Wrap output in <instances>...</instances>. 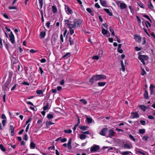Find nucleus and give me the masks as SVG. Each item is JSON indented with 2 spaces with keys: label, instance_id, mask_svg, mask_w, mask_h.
Here are the masks:
<instances>
[{
  "label": "nucleus",
  "instance_id": "obj_48",
  "mask_svg": "<svg viewBox=\"0 0 155 155\" xmlns=\"http://www.w3.org/2000/svg\"><path fill=\"white\" fill-rule=\"evenodd\" d=\"M145 23L147 27L148 28V26H149L150 27L151 26V24L148 21H146L145 22Z\"/></svg>",
  "mask_w": 155,
  "mask_h": 155
},
{
  "label": "nucleus",
  "instance_id": "obj_20",
  "mask_svg": "<svg viewBox=\"0 0 155 155\" xmlns=\"http://www.w3.org/2000/svg\"><path fill=\"white\" fill-rule=\"evenodd\" d=\"M46 35V32L45 31H41L40 34V36L41 38H43Z\"/></svg>",
  "mask_w": 155,
  "mask_h": 155
},
{
  "label": "nucleus",
  "instance_id": "obj_28",
  "mask_svg": "<svg viewBox=\"0 0 155 155\" xmlns=\"http://www.w3.org/2000/svg\"><path fill=\"white\" fill-rule=\"evenodd\" d=\"M137 3L140 8L143 9L144 8V6L143 4L140 1H139V2H137Z\"/></svg>",
  "mask_w": 155,
  "mask_h": 155
},
{
  "label": "nucleus",
  "instance_id": "obj_39",
  "mask_svg": "<svg viewBox=\"0 0 155 155\" xmlns=\"http://www.w3.org/2000/svg\"><path fill=\"white\" fill-rule=\"evenodd\" d=\"M39 3L40 5V9H41L43 5V0H39Z\"/></svg>",
  "mask_w": 155,
  "mask_h": 155
},
{
  "label": "nucleus",
  "instance_id": "obj_27",
  "mask_svg": "<svg viewBox=\"0 0 155 155\" xmlns=\"http://www.w3.org/2000/svg\"><path fill=\"white\" fill-rule=\"evenodd\" d=\"M49 107V104L47 102H46V105L43 107L44 110H48Z\"/></svg>",
  "mask_w": 155,
  "mask_h": 155
},
{
  "label": "nucleus",
  "instance_id": "obj_57",
  "mask_svg": "<svg viewBox=\"0 0 155 155\" xmlns=\"http://www.w3.org/2000/svg\"><path fill=\"white\" fill-rule=\"evenodd\" d=\"M67 140V139L66 138H63L61 139V141L62 143H64L66 142Z\"/></svg>",
  "mask_w": 155,
  "mask_h": 155
},
{
  "label": "nucleus",
  "instance_id": "obj_64",
  "mask_svg": "<svg viewBox=\"0 0 155 155\" xmlns=\"http://www.w3.org/2000/svg\"><path fill=\"white\" fill-rule=\"evenodd\" d=\"M24 139L25 140H28L27 135L26 134L24 135Z\"/></svg>",
  "mask_w": 155,
  "mask_h": 155
},
{
  "label": "nucleus",
  "instance_id": "obj_22",
  "mask_svg": "<svg viewBox=\"0 0 155 155\" xmlns=\"http://www.w3.org/2000/svg\"><path fill=\"white\" fill-rule=\"evenodd\" d=\"M101 5L104 7H107V3L106 1L103 0H100Z\"/></svg>",
  "mask_w": 155,
  "mask_h": 155
},
{
  "label": "nucleus",
  "instance_id": "obj_50",
  "mask_svg": "<svg viewBox=\"0 0 155 155\" xmlns=\"http://www.w3.org/2000/svg\"><path fill=\"white\" fill-rule=\"evenodd\" d=\"M37 51V50H35L33 49H31L30 50V52L31 53H34Z\"/></svg>",
  "mask_w": 155,
  "mask_h": 155
},
{
  "label": "nucleus",
  "instance_id": "obj_34",
  "mask_svg": "<svg viewBox=\"0 0 155 155\" xmlns=\"http://www.w3.org/2000/svg\"><path fill=\"white\" fill-rule=\"evenodd\" d=\"M149 138V137L148 135H144L142 139L144 141H147L148 140Z\"/></svg>",
  "mask_w": 155,
  "mask_h": 155
},
{
  "label": "nucleus",
  "instance_id": "obj_55",
  "mask_svg": "<svg viewBox=\"0 0 155 155\" xmlns=\"http://www.w3.org/2000/svg\"><path fill=\"white\" fill-rule=\"evenodd\" d=\"M143 29L144 30V31L146 33V34L149 37H150V35L148 33V32H147V30L146 29V28H143Z\"/></svg>",
  "mask_w": 155,
  "mask_h": 155
},
{
  "label": "nucleus",
  "instance_id": "obj_3",
  "mask_svg": "<svg viewBox=\"0 0 155 155\" xmlns=\"http://www.w3.org/2000/svg\"><path fill=\"white\" fill-rule=\"evenodd\" d=\"M64 7L65 10L67 14L69 15H72L73 14V11L68 6L65 5Z\"/></svg>",
  "mask_w": 155,
  "mask_h": 155
},
{
  "label": "nucleus",
  "instance_id": "obj_47",
  "mask_svg": "<svg viewBox=\"0 0 155 155\" xmlns=\"http://www.w3.org/2000/svg\"><path fill=\"white\" fill-rule=\"evenodd\" d=\"M141 70L142 71L141 72V74L142 75H144L146 73V72L144 69L141 68Z\"/></svg>",
  "mask_w": 155,
  "mask_h": 155
},
{
  "label": "nucleus",
  "instance_id": "obj_31",
  "mask_svg": "<svg viewBox=\"0 0 155 155\" xmlns=\"http://www.w3.org/2000/svg\"><path fill=\"white\" fill-rule=\"evenodd\" d=\"M109 31L106 29H103L102 30V33L104 35H106Z\"/></svg>",
  "mask_w": 155,
  "mask_h": 155
},
{
  "label": "nucleus",
  "instance_id": "obj_18",
  "mask_svg": "<svg viewBox=\"0 0 155 155\" xmlns=\"http://www.w3.org/2000/svg\"><path fill=\"white\" fill-rule=\"evenodd\" d=\"M120 154L122 155H127L128 154H130V155H132V153L131 152L129 151L122 152L120 153Z\"/></svg>",
  "mask_w": 155,
  "mask_h": 155
},
{
  "label": "nucleus",
  "instance_id": "obj_36",
  "mask_svg": "<svg viewBox=\"0 0 155 155\" xmlns=\"http://www.w3.org/2000/svg\"><path fill=\"white\" fill-rule=\"evenodd\" d=\"M86 137H87V136L86 135H85L84 134H81L80 135V138L81 140L84 139H85Z\"/></svg>",
  "mask_w": 155,
  "mask_h": 155
},
{
  "label": "nucleus",
  "instance_id": "obj_8",
  "mask_svg": "<svg viewBox=\"0 0 155 155\" xmlns=\"http://www.w3.org/2000/svg\"><path fill=\"white\" fill-rule=\"evenodd\" d=\"M108 130V129L107 128H103L99 132V134L102 136H105Z\"/></svg>",
  "mask_w": 155,
  "mask_h": 155
},
{
  "label": "nucleus",
  "instance_id": "obj_49",
  "mask_svg": "<svg viewBox=\"0 0 155 155\" xmlns=\"http://www.w3.org/2000/svg\"><path fill=\"white\" fill-rule=\"evenodd\" d=\"M136 151V152H137V154H138V153H141V154H143V155H145V153H144L141 152L140 150H139V149H138Z\"/></svg>",
  "mask_w": 155,
  "mask_h": 155
},
{
  "label": "nucleus",
  "instance_id": "obj_51",
  "mask_svg": "<svg viewBox=\"0 0 155 155\" xmlns=\"http://www.w3.org/2000/svg\"><path fill=\"white\" fill-rule=\"evenodd\" d=\"M143 16L144 17V18H147L148 20H149V21H151V20L149 17L147 15H143Z\"/></svg>",
  "mask_w": 155,
  "mask_h": 155
},
{
  "label": "nucleus",
  "instance_id": "obj_2",
  "mask_svg": "<svg viewBox=\"0 0 155 155\" xmlns=\"http://www.w3.org/2000/svg\"><path fill=\"white\" fill-rule=\"evenodd\" d=\"M106 76L103 74H97L92 76L89 80V82L91 84H93L94 81H98L105 79Z\"/></svg>",
  "mask_w": 155,
  "mask_h": 155
},
{
  "label": "nucleus",
  "instance_id": "obj_40",
  "mask_svg": "<svg viewBox=\"0 0 155 155\" xmlns=\"http://www.w3.org/2000/svg\"><path fill=\"white\" fill-rule=\"evenodd\" d=\"M69 41L71 45H73L74 44V42L71 37H70L69 38Z\"/></svg>",
  "mask_w": 155,
  "mask_h": 155
},
{
  "label": "nucleus",
  "instance_id": "obj_33",
  "mask_svg": "<svg viewBox=\"0 0 155 155\" xmlns=\"http://www.w3.org/2000/svg\"><path fill=\"white\" fill-rule=\"evenodd\" d=\"M10 41L12 44H13L15 43V37H10Z\"/></svg>",
  "mask_w": 155,
  "mask_h": 155
},
{
  "label": "nucleus",
  "instance_id": "obj_9",
  "mask_svg": "<svg viewBox=\"0 0 155 155\" xmlns=\"http://www.w3.org/2000/svg\"><path fill=\"white\" fill-rule=\"evenodd\" d=\"M149 58L148 56L145 55H140L138 56V59L140 61L147 60Z\"/></svg>",
  "mask_w": 155,
  "mask_h": 155
},
{
  "label": "nucleus",
  "instance_id": "obj_15",
  "mask_svg": "<svg viewBox=\"0 0 155 155\" xmlns=\"http://www.w3.org/2000/svg\"><path fill=\"white\" fill-rule=\"evenodd\" d=\"M9 130L11 131L10 135L13 136L14 134V128L13 126L11 125L10 126Z\"/></svg>",
  "mask_w": 155,
  "mask_h": 155
},
{
  "label": "nucleus",
  "instance_id": "obj_17",
  "mask_svg": "<svg viewBox=\"0 0 155 155\" xmlns=\"http://www.w3.org/2000/svg\"><path fill=\"white\" fill-rule=\"evenodd\" d=\"M139 107L140 109L144 112L146 110L149 108V107H147L143 105H141L139 106Z\"/></svg>",
  "mask_w": 155,
  "mask_h": 155
},
{
  "label": "nucleus",
  "instance_id": "obj_11",
  "mask_svg": "<svg viewBox=\"0 0 155 155\" xmlns=\"http://www.w3.org/2000/svg\"><path fill=\"white\" fill-rule=\"evenodd\" d=\"M134 38L135 41L137 42L140 43L141 41V36L137 34L134 35Z\"/></svg>",
  "mask_w": 155,
  "mask_h": 155
},
{
  "label": "nucleus",
  "instance_id": "obj_1",
  "mask_svg": "<svg viewBox=\"0 0 155 155\" xmlns=\"http://www.w3.org/2000/svg\"><path fill=\"white\" fill-rule=\"evenodd\" d=\"M64 22L65 26L70 28H75L79 27L82 23L81 20L80 19H75L73 21L74 24H72V21L70 18L68 19L64 20Z\"/></svg>",
  "mask_w": 155,
  "mask_h": 155
},
{
  "label": "nucleus",
  "instance_id": "obj_61",
  "mask_svg": "<svg viewBox=\"0 0 155 155\" xmlns=\"http://www.w3.org/2000/svg\"><path fill=\"white\" fill-rule=\"evenodd\" d=\"M92 58L93 59L97 60L99 59V57L95 55L93 56Z\"/></svg>",
  "mask_w": 155,
  "mask_h": 155
},
{
  "label": "nucleus",
  "instance_id": "obj_14",
  "mask_svg": "<svg viewBox=\"0 0 155 155\" xmlns=\"http://www.w3.org/2000/svg\"><path fill=\"white\" fill-rule=\"evenodd\" d=\"M123 147L125 149H130L132 147V146L131 144L125 143Z\"/></svg>",
  "mask_w": 155,
  "mask_h": 155
},
{
  "label": "nucleus",
  "instance_id": "obj_56",
  "mask_svg": "<svg viewBox=\"0 0 155 155\" xmlns=\"http://www.w3.org/2000/svg\"><path fill=\"white\" fill-rule=\"evenodd\" d=\"M60 39L61 41V45L62 42H64L63 37L62 34H61L60 35Z\"/></svg>",
  "mask_w": 155,
  "mask_h": 155
},
{
  "label": "nucleus",
  "instance_id": "obj_19",
  "mask_svg": "<svg viewBox=\"0 0 155 155\" xmlns=\"http://www.w3.org/2000/svg\"><path fill=\"white\" fill-rule=\"evenodd\" d=\"M155 88V86H153V84H151L149 87L150 90V93L151 94H153V89Z\"/></svg>",
  "mask_w": 155,
  "mask_h": 155
},
{
  "label": "nucleus",
  "instance_id": "obj_4",
  "mask_svg": "<svg viewBox=\"0 0 155 155\" xmlns=\"http://www.w3.org/2000/svg\"><path fill=\"white\" fill-rule=\"evenodd\" d=\"M71 142L72 139L70 138L68 140V144L64 143L63 144V146L65 147H67L69 150H71L72 149Z\"/></svg>",
  "mask_w": 155,
  "mask_h": 155
},
{
  "label": "nucleus",
  "instance_id": "obj_35",
  "mask_svg": "<svg viewBox=\"0 0 155 155\" xmlns=\"http://www.w3.org/2000/svg\"><path fill=\"white\" fill-rule=\"evenodd\" d=\"M54 123L53 122H52L51 121H47L46 122V125L47 127L48 128V127L50 125L52 124H54Z\"/></svg>",
  "mask_w": 155,
  "mask_h": 155
},
{
  "label": "nucleus",
  "instance_id": "obj_45",
  "mask_svg": "<svg viewBox=\"0 0 155 155\" xmlns=\"http://www.w3.org/2000/svg\"><path fill=\"white\" fill-rule=\"evenodd\" d=\"M80 101L81 102L83 103L84 104H86L87 103V101L83 99H81L80 100Z\"/></svg>",
  "mask_w": 155,
  "mask_h": 155
},
{
  "label": "nucleus",
  "instance_id": "obj_43",
  "mask_svg": "<svg viewBox=\"0 0 155 155\" xmlns=\"http://www.w3.org/2000/svg\"><path fill=\"white\" fill-rule=\"evenodd\" d=\"M0 149L3 151L5 152L6 150L4 148L3 145L0 144Z\"/></svg>",
  "mask_w": 155,
  "mask_h": 155
},
{
  "label": "nucleus",
  "instance_id": "obj_59",
  "mask_svg": "<svg viewBox=\"0 0 155 155\" xmlns=\"http://www.w3.org/2000/svg\"><path fill=\"white\" fill-rule=\"evenodd\" d=\"M6 122V120H3L2 121V124L3 127H4L5 125Z\"/></svg>",
  "mask_w": 155,
  "mask_h": 155
},
{
  "label": "nucleus",
  "instance_id": "obj_21",
  "mask_svg": "<svg viewBox=\"0 0 155 155\" xmlns=\"http://www.w3.org/2000/svg\"><path fill=\"white\" fill-rule=\"evenodd\" d=\"M144 98L146 99H147L149 98L148 94V92L146 91H145L144 93L143 94Z\"/></svg>",
  "mask_w": 155,
  "mask_h": 155
},
{
  "label": "nucleus",
  "instance_id": "obj_26",
  "mask_svg": "<svg viewBox=\"0 0 155 155\" xmlns=\"http://www.w3.org/2000/svg\"><path fill=\"white\" fill-rule=\"evenodd\" d=\"M52 12L53 13H56L57 12V9L56 6L53 5L52 6Z\"/></svg>",
  "mask_w": 155,
  "mask_h": 155
},
{
  "label": "nucleus",
  "instance_id": "obj_37",
  "mask_svg": "<svg viewBox=\"0 0 155 155\" xmlns=\"http://www.w3.org/2000/svg\"><path fill=\"white\" fill-rule=\"evenodd\" d=\"M64 132L66 133L71 134L72 133V130L71 129H67L64 130Z\"/></svg>",
  "mask_w": 155,
  "mask_h": 155
},
{
  "label": "nucleus",
  "instance_id": "obj_6",
  "mask_svg": "<svg viewBox=\"0 0 155 155\" xmlns=\"http://www.w3.org/2000/svg\"><path fill=\"white\" fill-rule=\"evenodd\" d=\"M58 38V36L56 35H53L51 38V44L53 45H54L56 44V41Z\"/></svg>",
  "mask_w": 155,
  "mask_h": 155
},
{
  "label": "nucleus",
  "instance_id": "obj_25",
  "mask_svg": "<svg viewBox=\"0 0 155 155\" xmlns=\"http://www.w3.org/2000/svg\"><path fill=\"white\" fill-rule=\"evenodd\" d=\"M104 10L109 15L112 16V12H110L109 9L107 8H104Z\"/></svg>",
  "mask_w": 155,
  "mask_h": 155
},
{
  "label": "nucleus",
  "instance_id": "obj_16",
  "mask_svg": "<svg viewBox=\"0 0 155 155\" xmlns=\"http://www.w3.org/2000/svg\"><path fill=\"white\" fill-rule=\"evenodd\" d=\"M8 86V83H5L2 86V90L3 91H6L7 90Z\"/></svg>",
  "mask_w": 155,
  "mask_h": 155
},
{
  "label": "nucleus",
  "instance_id": "obj_24",
  "mask_svg": "<svg viewBox=\"0 0 155 155\" xmlns=\"http://www.w3.org/2000/svg\"><path fill=\"white\" fill-rule=\"evenodd\" d=\"M79 127L80 129L84 131L86 130L87 128H88V127L80 126H79Z\"/></svg>",
  "mask_w": 155,
  "mask_h": 155
},
{
  "label": "nucleus",
  "instance_id": "obj_42",
  "mask_svg": "<svg viewBox=\"0 0 155 155\" xmlns=\"http://www.w3.org/2000/svg\"><path fill=\"white\" fill-rule=\"evenodd\" d=\"M70 29V34L71 35H72L74 32V29L73 28L75 29V28H70V27H68Z\"/></svg>",
  "mask_w": 155,
  "mask_h": 155
},
{
  "label": "nucleus",
  "instance_id": "obj_30",
  "mask_svg": "<svg viewBox=\"0 0 155 155\" xmlns=\"http://www.w3.org/2000/svg\"><path fill=\"white\" fill-rule=\"evenodd\" d=\"M106 84V82H98V85L99 86L101 87L104 86Z\"/></svg>",
  "mask_w": 155,
  "mask_h": 155
},
{
  "label": "nucleus",
  "instance_id": "obj_63",
  "mask_svg": "<svg viewBox=\"0 0 155 155\" xmlns=\"http://www.w3.org/2000/svg\"><path fill=\"white\" fill-rule=\"evenodd\" d=\"M40 61L42 63H44L46 61V60L45 58H42L41 60Z\"/></svg>",
  "mask_w": 155,
  "mask_h": 155
},
{
  "label": "nucleus",
  "instance_id": "obj_54",
  "mask_svg": "<svg viewBox=\"0 0 155 155\" xmlns=\"http://www.w3.org/2000/svg\"><path fill=\"white\" fill-rule=\"evenodd\" d=\"M8 8L9 9H16L17 8L15 6H9Z\"/></svg>",
  "mask_w": 155,
  "mask_h": 155
},
{
  "label": "nucleus",
  "instance_id": "obj_44",
  "mask_svg": "<svg viewBox=\"0 0 155 155\" xmlns=\"http://www.w3.org/2000/svg\"><path fill=\"white\" fill-rule=\"evenodd\" d=\"M129 137L131 140H132L134 142H135V139L134 138V137L131 134H130L129 135Z\"/></svg>",
  "mask_w": 155,
  "mask_h": 155
},
{
  "label": "nucleus",
  "instance_id": "obj_5",
  "mask_svg": "<svg viewBox=\"0 0 155 155\" xmlns=\"http://www.w3.org/2000/svg\"><path fill=\"white\" fill-rule=\"evenodd\" d=\"M100 149V146L98 145L94 144L90 149V151L92 152H95Z\"/></svg>",
  "mask_w": 155,
  "mask_h": 155
},
{
  "label": "nucleus",
  "instance_id": "obj_52",
  "mask_svg": "<svg viewBox=\"0 0 155 155\" xmlns=\"http://www.w3.org/2000/svg\"><path fill=\"white\" fill-rule=\"evenodd\" d=\"M21 84H22L25 85H29V83L26 81H23L21 83Z\"/></svg>",
  "mask_w": 155,
  "mask_h": 155
},
{
  "label": "nucleus",
  "instance_id": "obj_29",
  "mask_svg": "<svg viewBox=\"0 0 155 155\" xmlns=\"http://www.w3.org/2000/svg\"><path fill=\"white\" fill-rule=\"evenodd\" d=\"M36 147L35 144L33 142H31L30 144V148L31 149H34Z\"/></svg>",
  "mask_w": 155,
  "mask_h": 155
},
{
  "label": "nucleus",
  "instance_id": "obj_12",
  "mask_svg": "<svg viewBox=\"0 0 155 155\" xmlns=\"http://www.w3.org/2000/svg\"><path fill=\"white\" fill-rule=\"evenodd\" d=\"M147 6L151 10H153L154 7L151 3V0H149V3L147 4Z\"/></svg>",
  "mask_w": 155,
  "mask_h": 155
},
{
  "label": "nucleus",
  "instance_id": "obj_53",
  "mask_svg": "<svg viewBox=\"0 0 155 155\" xmlns=\"http://www.w3.org/2000/svg\"><path fill=\"white\" fill-rule=\"evenodd\" d=\"M140 124L143 125H144L146 124V121L143 120H141L140 121Z\"/></svg>",
  "mask_w": 155,
  "mask_h": 155
},
{
  "label": "nucleus",
  "instance_id": "obj_62",
  "mask_svg": "<svg viewBox=\"0 0 155 155\" xmlns=\"http://www.w3.org/2000/svg\"><path fill=\"white\" fill-rule=\"evenodd\" d=\"M51 23L50 21L48 22L45 25L47 28H49Z\"/></svg>",
  "mask_w": 155,
  "mask_h": 155
},
{
  "label": "nucleus",
  "instance_id": "obj_32",
  "mask_svg": "<svg viewBox=\"0 0 155 155\" xmlns=\"http://www.w3.org/2000/svg\"><path fill=\"white\" fill-rule=\"evenodd\" d=\"M86 120L89 123H91L93 121V119L91 117H87L86 118Z\"/></svg>",
  "mask_w": 155,
  "mask_h": 155
},
{
  "label": "nucleus",
  "instance_id": "obj_41",
  "mask_svg": "<svg viewBox=\"0 0 155 155\" xmlns=\"http://www.w3.org/2000/svg\"><path fill=\"white\" fill-rule=\"evenodd\" d=\"M47 117L49 119H51L53 118V116L52 114H48L47 115Z\"/></svg>",
  "mask_w": 155,
  "mask_h": 155
},
{
  "label": "nucleus",
  "instance_id": "obj_38",
  "mask_svg": "<svg viewBox=\"0 0 155 155\" xmlns=\"http://www.w3.org/2000/svg\"><path fill=\"white\" fill-rule=\"evenodd\" d=\"M139 133L141 134H143L145 132V130L144 129H140L139 130Z\"/></svg>",
  "mask_w": 155,
  "mask_h": 155
},
{
  "label": "nucleus",
  "instance_id": "obj_7",
  "mask_svg": "<svg viewBox=\"0 0 155 155\" xmlns=\"http://www.w3.org/2000/svg\"><path fill=\"white\" fill-rule=\"evenodd\" d=\"M117 4L118 5H119L121 9H124L127 7V5L124 3L120 2V1H118L117 2Z\"/></svg>",
  "mask_w": 155,
  "mask_h": 155
},
{
  "label": "nucleus",
  "instance_id": "obj_23",
  "mask_svg": "<svg viewBox=\"0 0 155 155\" xmlns=\"http://www.w3.org/2000/svg\"><path fill=\"white\" fill-rule=\"evenodd\" d=\"M86 10L89 13H90L92 15L94 16V12L92 11L91 9L90 8H87L86 9Z\"/></svg>",
  "mask_w": 155,
  "mask_h": 155
},
{
  "label": "nucleus",
  "instance_id": "obj_58",
  "mask_svg": "<svg viewBox=\"0 0 155 155\" xmlns=\"http://www.w3.org/2000/svg\"><path fill=\"white\" fill-rule=\"evenodd\" d=\"M30 108L32 110L34 111H36L37 110V108L36 107H31Z\"/></svg>",
  "mask_w": 155,
  "mask_h": 155
},
{
  "label": "nucleus",
  "instance_id": "obj_60",
  "mask_svg": "<svg viewBox=\"0 0 155 155\" xmlns=\"http://www.w3.org/2000/svg\"><path fill=\"white\" fill-rule=\"evenodd\" d=\"M1 118L3 120H6V118L4 114H2L1 116Z\"/></svg>",
  "mask_w": 155,
  "mask_h": 155
},
{
  "label": "nucleus",
  "instance_id": "obj_46",
  "mask_svg": "<svg viewBox=\"0 0 155 155\" xmlns=\"http://www.w3.org/2000/svg\"><path fill=\"white\" fill-rule=\"evenodd\" d=\"M36 93L38 94H42L43 93V91L41 90H38L36 91Z\"/></svg>",
  "mask_w": 155,
  "mask_h": 155
},
{
  "label": "nucleus",
  "instance_id": "obj_10",
  "mask_svg": "<svg viewBox=\"0 0 155 155\" xmlns=\"http://www.w3.org/2000/svg\"><path fill=\"white\" fill-rule=\"evenodd\" d=\"M115 133V132L113 130H108V136L107 137L112 138L114 136Z\"/></svg>",
  "mask_w": 155,
  "mask_h": 155
},
{
  "label": "nucleus",
  "instance_id": "obj_13",
  "mask_svg": "<svg viewBox=\"0 0 155 155\" xmlns=\"http://www.w3.org/2000/svg\"><path fill=\"white\" fill-rule=\"evenodd\" d=\"M131 115L133 118H138L139 117V115L137 112H132Z\"/></svg>",
  "mask_w": 155,
  "mask_h": 155
}]
</instances>
